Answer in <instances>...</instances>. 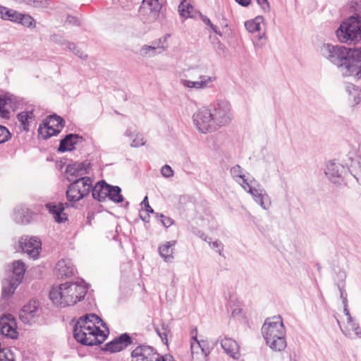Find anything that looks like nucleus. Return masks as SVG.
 Listing matches in <instances>:
<instances>
[{
	"instance_id": "obj_44",
	"label": "nucleus",
	"mask_w": 361,
	"mask_h": 361,
	"mask_svg": "<svg viewBox=\"0 0 361 361\" xmlns=\"http://www.w3.org/2000/svg\"><path fill=\"white\" fill-rule=\"evenodd\" d=\"M68 49L80 59H87V54L82 49L81 47H68Z\"/></svg>"
},
{
	"instance_id": "obj_31",
	"label": "nucleus",
	"mask_w": 361,
	"mask_h": 361,
	"mask_svg": "<svg viewBox=\"0 0 361 361\" xmlns=\"http://www.w3.org/2000/svg\"><path fill=\"white\" fill-rule=\"evenodd\" d=\"M19 285L20 283L11 279L4 282L1 297L4 299L9 298L14 293L15 290Z\"/></svg>"
},
{
	"instance_id": "obj_55",
	"label": "nucleus",
	"mask_w": 361,
	"mask_h": 361,
	"mask_svg": "<svg viewBox=\"0 0 361 361\" xmlns=\"http://www.w3.org/2000/svg\"><path fill=\"white\" fill-rule=\"evenodd\" d=\"M257 2L264 11L269 10V4L267 0H257Z\"/></svg>"
},
{
	"instance_id": "obj_20",
	"label": "nucleus",
	"mask_w": 361,
	"mask_h": 361,
	"mask_svg": "<svg viewBox=\"0 0 361 361\" xmlns=\"http://www.w3.org/2000/svg\"><path fill=\"white\" fill-rule=\"evenodd\" d=\"M39 306L36 301H30L22 308L20 318L23 322L29 323L31 319L38 316Z\"/></svg>"
},
{
	"instance_id": "obj_4",
	"label": "nucleus",
	"mask_w": 361,
	"mask_h": 361,
	"mask_svg": "<svg viewBox=\"0 0 361 361\" xmlns=\"http://www.w3.org/2000/svg\"><path fill=\"white\" fill-rule=\"evenodd\" d=\"M336 36L341 43L358 42L361 39V16L354 14L343 21L336 30Z\"/></svg>"
},
{
	"instance_id": "obj_23",
	"label": "nucleus",
	"mask_w": 361,
	"mask_h": 361,
	"mask_svg": "<svg viewBox=\"0 0 361 361\" xmlns=\"http://www.w3.org/2000/svg\"><path fill=\"white\" fill-rule=\"evenodd\" d=\"M32 219V212L26 207H17L13 214V219L16 224H27Z\"/></svg>"
},
{
	"instance_id": "obj_40",
	"label": "nucleus",
	"mask_w": 361,
	"mask_h": 361,
	"mask_svg": "<svg viewBox=\"0 0 361 361\" xmlns=\"http://www.w3.org/2000/svg\"><path fill=\"white\" fill-rule=\"evenodd\" d=\"M8 99L6 97H0V117L7 118L9 117V111L5 109V106L7 104Z\"/></svg>"
},
{
	"instance_id": "obj_27",
	"label": "nucleus",
	"mask_w": 361,
	"mask_h": 361,
	"mask_svg": "<svg viewBox=\"0 0 361 361\" xmlns=\"http://www.w3.org/2000/svg\"><path fill=\"white\" fill-rule=\"evenodd\" d=\"M348 171L361 185V157L352 159Z\"/></svg>"
},
{
	"instance_id": "obj_8",
	"label": "nucleus",
	"mask_w": 361,
	"mask_h": 361,
	"mask_svg": "<svg viewBox=\"0 0 361 361\" xmlns=\"http://www.w3.org/2000/svg\"><path fill=\"white\" fill-rule=\"evenodd\" d=\"M194 125L201 133L206 134L217 130L210 109L202 107L192 116Z\"/></svg>"
},
{
	"instance_id": "obj_11",
	"label": "nucleus",
	"mask_w": 361,
	"mask_h": 361,
	"mask_svg": "<svg viewBox=\"0 0 361 361\" xmlns=\"http://www.w3.org/2000/svg\"><path fill=\"white\" fill-rule=\"evenodd\" d=\"M347 170L339 163L330 161L325 169V174L334 184L341 185L344 182Z\"/></svg>"
},
{
	"instance_id": "obj_38",
	"label": "nucleus",
	"mask_w": 361,
	"mask_h": 361,
	"mask_svg": "<svg viewBox=\"0 0 361 361\" xmlns=\"http://www.w3.org/2000/svg\"><path fill=\"white\" fill-rule=\"evenodd\" d=\"M29 114H32V111H22L17 116L23 129L25 131L29 130Z\"/></svg>"
},
{
	"instance_id": "obj_2",
	"label": "nucleus",
	"mask_w": 361,
	"mask_h": 361,
	"mask_svg": "<svg viewBox=\"0 0 361 361\" xmlns=\"http://www.w3.org/2000/svg\"><path fill=\"white\" fill-rule=\"evenodd\" d=\"M88 286L81 282H66L53 286L49 291V299L59 307L74 305L82 300L87 293Z\"/></svg>"
},
{
	"instance_id": "obj_33",
	"label": "nucleus",
	"mask_w": 361,
	"mask_h": 361,
	"mask_svg": "<svg viewBox=\"0 0 361 361\" xmlns=\"http://www.w3.org/2000/svg\"><path fill=\"white\" fill-rule=\"evenodd\" d=\"M43 125H51V126L55 128L62 129L64 127L65 121L62 117L54 114L48 116L47 118L43 121Z\"/></svg>"
},
{
	"instance_id": "obj_57",
	"label": "nucleus",
	"mask_w": 361,
	"mask_h": 361,
	"mask_svg": "<svg viewBox=\"0 0 361 361\" xmlns=\"http://www.w3.org/2000/svg\"><path fill=\"white\" fill-rule=\"evenodd\" d=\"M339 290H340V296L342 300L343 305H345V303H348L347 294L345 292V290L341 287H339Z\"/></svg>"
},
{
	"instance_id": "obj_5",
	"label": "nucleus",
	"mask_w": 361,
	"mask_h": 361,
	"mask_svg": "<svg viewBox=\"0 0 361 361\" xmlns=\"http://www.w3.org/2000/svg\"><path fill=\"white\" fill-rule=\"evenodd\" d=\"M71 182L68 186L66 195L68 202H76L87 196L92 190V180L90 177L84 176L73 180L67 177Z\"/></svg>"
},
{
	"instance_id": "obj_54",
	"label": "nucleus",
	"mask_w": 361,
	"mask_h": 361,
	"mask_svg": "<svg viewBox=\"0 0 361 361\" xmlns=\"http://www.w3.org/2000/svg\"><path fill=\"white\" fill-rule=\"evenodd\" d=\"M209 245H212V247L214 249H217V251L219 252V255H221V250L223 249V245L219 241H214L212 243L209 242Z\"/></svg>"
},
{
	"instance_id": "obj_62",
	"label": "nucleus",
	"mask_w": 361,
	"mask_h": 361,
	"mask_svg": "<svg viewBox=\"0 0 361 361\" xmlns=\"http://www.w3.org/2000/svg\"><path fill=\"white\" fill-rule=\"evenodd\" d=\"M140 217L141 218V219L143 221H145L146 223H148L149 221V214H148L147 212L146 215H145V216L140 214Z\"/></svg>"
},
{
	"instance_id": "obj_52",
	"label": "nucleus",
	"mask_w": 361,
	"mask_h": 361,
	"mask_svg": "<svg viewBox=\"0 0 361 361\" xmlns=\"http://www.w3.org/2000/svg\"><path fill=\"white\" fill-rule=\"evenodd\" d=\"M92 322H94V320H90V314H85V315L80 317L76 323H78V324H92Z\"/></svg>"
},
{
	"instance_id": "obj_51",
	"label": "nucleus",
	"mask_w": 361,
	"mask_h": 361,
	"mask_svg": "<svg viewBox=\"0 0 361 361\" xmlns=\"http://www.w3.org/2000/svg\"><path fill=\"white\" fill-rule=\"evenodd\" d=\"M351 330L354 331L355 336L357 338H361V328L360 327L359 324L354 322L350 324Z\"/></svg>"
},
{
	"instance_id": "obj_37",
	"label": "nucleus",
	"mask_w": 361,
	"mask_h": 361,
	"mask_svg": "<svg viewBox=\"0 0 361 361\" xmlns=\"http://www.w3.org/2000/svg\"><path fill=\"white\" fill-rule=\"evenodd\" d=\"M18 20L17 23H19L25 27L28 28H34L35 27L36 23L34 18L27 14L20 13V17L18 18Z\"/></svg>"
},
{
	"instance_id": "obj_35",
	"label": "nucleus",
	"mask_w": 361,
	"mask_h": 361,
	"mask_svg": "<svg viewBox=\"0 0 361 361\" xmlns=\"http://www.w3.org/2000/svg\"><path fill=\"white\" fill-rule=\"evenodd\" d=\"M242 168L239 165H235L231 169V174L233 179L236 182H238L240 185H247V180L245 178V176L242 174Z\"/></svg>"
},
{
	"instance_id": "obj_39",
	"label": "nucleus",
	"mask_w": 361,
	"mask_h": 361,
	"mask_svg": "<svg viewBox=\"0 0 361 361\" xmlns=\"http://www.w3.org/2000/svg\"><path fill=\"white\" fill-rule=\"evenodd\" d=\"M154 216L157 220L160 221L165 228H169L175 223L174 220L171 218L166 216L161 213H154Z\"/></svg>"
},
{
	"instance_id": "obj_49",
	"label": "nucleus",
	"mask_w": 361,
	"mask_h": 361,
	"mask_svg": "<svg viewBox=\"0 0 361 361\" xmlns=\"http://www.w3.org/2000/svg\"><path fill=\"white\" fill-rule=\"evenodd\" d=\"M50 41L51 42L56 44H66L65 39L61 35L56 34L51 35Z\"/></svg>"
},
{
	"instance_id": "obj_13",
	"label": "nucleus",
	"mask_w": 361,
	"mask_h": 361,
	"mask_svg": "<svg viewBox=\"0 0 361 361\" xmlns=\"http://www.w3.org/2000/svg\"><path fill=\"white\" fill-rule=\"evenodd\" d=\"M133 343V338L128 333L121 334L113 341L106 343L104 350L111 353L120 352Z\"/></svg>"
},
{
	"instance_id": "obj_32",
	"label": "nucleus",
	"mask_w": 361,
	"mask_h": 361,
	"mask_svg": "<svg viewBox=\"0 0 361 361\" xmlns=\"http://www.w3.org/2000/svg\"><path fill=\"white\" fill-rule=\"evenodd\" d=\"M347 92L349 93V99L353 102L355 105L361 104V89L353 84L348 85L346 87Z\"/></svg>"
},
{
	"instance_id": "obj_22",
	"label": "nucleus",
	"mask_w": 361,
	"mask_h": 361,
	"mask_svg": "<svg viewBox=\"0 0 361 361\" xmlns=\"http://www.w3.org/2000/svg\"><path fill=\"white\" fill-rule=\"evenodd\" d=\"M176 244V240H171L165 242L160 245L158 248L159 255L164 259V262L171 263L173 262L174 246Z\"/></svg>"
},
{
	"instance_id": "obj_61",
	"label": "nucleus",
	"mask_w": 361,
	"mask_h": 361,
	"mask_svg": "<svg viewBox=\"0 0 361 361\" xmlns=\"http://www.w3.org/2000/svg\"><path fill=\"white\" fill-rule=\"evenodd\" d=\"M171 37L169 34L165 35L163 37L159 39V43H168V39Z\"/></svg>"
},
{
	"instance_id": "obj_50",
	"label": "nucleus",
	"mask_w": 361,
	"mask_h": 361,
	"mask_svg": "<svg viewBox=\"0 0 361 361\" xmlns=\"http://www.w3.org/2000/svg\"><path fill=\"white\" fill-rule=\"evenodd\" d=\"M141 204L144 205L146 212H147L148 214H154L155 212H154V209L150 207V205L149 204L147 196H145L144 197Z\"/></svg>"
},
{
	"instance_id": "obj_53",
	"label": "nucleus",
	"mask_w": 361,
	"mask_h": 361,
	"mask_svg": "<svg viewBox=\"0 0 361 361\" xmlns=\"http://www.w3.org/2000/svg\"><path fill=\"white\" fill-rule=\"evenodd\" d=\"M201 18L206 25H209V27L214 31V32L219 34L216 26L214 25L207 16H201Z\"/></svg>"
},
{
	"instance_id": "obj_24",
	"label": "nucleus",
	"mask_w": 361,
	"mask_h": 361,
	"mask_svg": "<svg viewBox=\"0 0 361 361\" xmlns=\"http://www.w3.org/2000/svg\"><path fill=\"white\" fill-rule=\"evenodd\" d=\"M221 345L224 351L231 357L236 359L239 357V346L237 342L231 338L225 337L221 340Z\"/></svg>"
},
{
	"instance_id": "obj_47",
	"label": "nucleus",
	"mask_w": 361,
	"mask_h": 361,
	"mask_svg": "<svg viewBox=\"0 0 361 361\" xmlns=\"http://www.w3.org/2000/svg\"><path fill=\"white\" fill-rule=\"evenodd\" d=\"M156 332L161 338L162 342L166 343H167V336H168V330L166 328H164V326L161 328V329L157 328Z\"/></svg>"
},
{
	"instance_id": "obj_26",
	"label": "nucleus",
	"mask_w": 361,
	"mask_h": 361,
	"mask_svg": "<svg viewBox=\"0 0 361 361\" xmlns=\"http://www.w3.org/2000/svg\"><path fill=\"white\" fill-rule=\"evenodd\" d=\"M264 21V18L262 16H257L253 20H247L245 23V27L246 30L250 33L258 32L257 37L259 39H262V37L260 34L262 30L261 25Z\"/></svg>"
},
{
	"instance_id": "obj_9",
	"label": "nucleus",
	"mask_w": 361,
	"mask_h": 361,
	"mask_svg": "<svg viewBox=\"0 0 361 361\" xmlns=\"http://www.w3.org/2000/svg\"><path fill=\"white\" fill-rule=\"evenodd\" d=\"M161 8L159 0H142L139 15L145 23H151L157 18Z\"/></svg>"
},
{
	"instance_id": "obj_59",
	"label": "nucleus",
	"mask_w": 361,
	"mask_h": 361,
	"mask_svg": "<svg viewBox=\"0 0 361 361\" xmlns=\"http://www.w3.org/2000/svg\"><path fill=\"white\" fill-rule=\"evenodd\" d=\"M94 334H95V337L99 339H102L103 338L105 339L106 338V335L104 334V332L100 329V331H94Z\"/></svg>"
},
{
	"instance_id": "obj_63",
	"label": "nucleus",
	"mask_w": 361,
	"mask_h": 361,
	"mask_svg": "<svg viewBox=\"0 0 361 361\" xmlns=\"http://www.w3.org/2000/svg\"><path fill=\"white\" fill-rule=\"evenodd\" d=\"M345 315L347 317V322L348 323V324L354 323V322L353 320V317H351L350 312H348V314H346Z\"/></svg>"
},
{
	"instance_id": "obj_60",
	"label": "nucleus",
	"mask_w": 361,
	"mask_h": 361,
	"mask_svg": "<svg viewBox=\"0 0 361 361\" xmlns=\"http://www.w3.org/2000/svg\"><path fill=\"white\" fill-rule=\"evenodd\" d=\"M238 4L242 6H247L250 5L251 0H235Z\"/></svg>"
},
{
	"instance_id": "obj_43",
	"label": "nucleus",
	"mask_w": 361,
	"mask_h": 361,
	"mask_svg": "<svg viewBox=\"0 0 361 361\" xmlns=\"http://www.w3.org/2000/svg\"><path fill=\"white\" fill-rule=\"evenodd\" d=\"M145 144L143 135L141 133H136L135 137L133 139L130 146L133 147H139Z\"/></svg>"
},
{
	"instance_id": "obj_6",
	"label": "nucleus",
	"mask_w": 361,
	"mask_h": 361,
	"mask_svg": "<svg viewBox=\"0 0 361 361\" xmlns=\"http://www.w3.org/2000/svg\"><path fill=\"white\" fill-rule=\"evenodd\" d=\"M94 331H100V329L94 324H78L76 323L73 328V336L78 343L84 345H99L104 341V338H96Z\"/></svg>"
},
{
	"instance_id": "obj_56",
	"label": "nucleus",
	"mask_w": 361,
	"mask_h": 361,
	"mask_svg": "<svg viewBox=\"0 0 361 361\" xmlns=\"http://www.w3.org/2000/svg\"><path fill=\"white\" fill-rule=\"evenodd\" d=\"M156 361H174L173 357L169 354L165 355H160L159 354V357Z\"/></svg>"
},
{
	"instance_id": "obj_1",
	"label": "nucleus",
	"mask_w": 361,
	"mask_h": 361,
	"mask_svg": "<svg viewBox=\"0 0 361 361\" xmlns=\"http://www.w3.org/2000/svg\"><path fill=\"white\" fill-rule=\"evenodd\" d=\"M321 53L344 77L361 78V47H322Z\"/></svg>"
},
{
	"instance_id": "obj_64",
	"label": "nucleus",
	"mask_w": 361,
	"mask_h": 361,
	"mask_svg": "<svg viewBox=\"0 0 361 361\" xmlns=\"http://www.w3.org/2000/svg\"><path fill=\"white\" fill-rule=\"evenodd\" d=\"M345 315L347 317V322L348 323V324L354 323V322L353 320V317H351L350 312H348V314H346Z\"/></svg>"
},
{
	"instance_id": "obj_3",
	"label": "nucleus",
	"mask_w": 361,
	"mask_h": 361,
	"mask_svg": "<svg viewBox=\"0 0 361 361\" xmlns=\"http://www.w3.org/2000/svg\"><path fill=\"white\" fill-rule=\"evenodd\" d=\"M266 343L274 351H281L286 347V330L281 316L267 319L262 327Z\"/></svg>"
},
{
	"instance_id": "obj_15",
	"label": "nucleus",
	"mask_w": 361,
	"mask_h": 361,
	"mask_svg": "<svg viewBox=\"0 0 361 361\" xmlns=\"http://www.w3.org/2000/svg\"><path fill=\"white\" fill-rule=\"evenodd\" d=\"M241 186L245 190L252 195L255 201L259 204L264 209H267L269 207L271 202L264 189L256 188L248 182L247 185L241 184Z\"/></svg>"
},
{
	"instance_id": "obj_14",
	"label": "nucleus",
	"mask_w": 361,
	"mask_h": 361,
	"mask_svg": "<svg viewBox=\"0 0 361 361\" xmlns=\"http://www.w3.org/2000/svg\"><path fill=\"white\" fill-rule=\"evenodd\" d=\"M131 361H156L159 353L152 346L141 345L131 352Z\"/></svg>"
},
{
	"instance_id": "obj_16",
	"label": "nucleus",
	"mask_w": 361,
	"mask_h": 361,
	"mask_svg": "<svg viewBox=\"0 0 361 361\" xmlns=\"http://www.w3.org/2000/svg\"><path fill=\"white\" fill-rule=\"evenodd\" d=\"M83 141L84 138L82 136L78 134H67L62 140H61L59 146L58 147V152H65L72 151L75 149V146L76 145Z\"/></svg>"
},
{
	"instance_id": "obj_58",
	"label": "nucleus",
	"mask_w": 361,
	"mask_h": 361,
	"mask_svg": "<svg viewBox=\"0 0 361 361\" xmlns=\"http://www.w3.org/2000/svg\"><path fill=\"white\" fill-rule=\"evenodd\" d=\"M8 8L0 6V18L5 20Z\"/></svg>"
},
{
	"instance_id": "obj_36",
	"label": "nucleus",
	"mask_w": 361,
	"mask_h": 361,
	"mask_svg": "<svg viewBox=\"0 0 361 361\" xmlns=\"http://www.w3.org/2000/svg\"><path fill=\"white\" fill-rule=\"evenodd\" d=\"M193 7L190 4L187 3L186 0L182 1L178 6V12L180 15L185 18L193 17Z\"/></svg>"
},
{
	"instance_id": "obj_21",
	"label": "nucleus",
	"mask_w": 361,
	"mask_h": 361,
	"mask_svg": "<svg viewBox=\"0 0 361 361\" xmlns=\"http://www.w3.org/2000/svg\"><path fill=\"white\" fill-rule=\"evenodd\" d=\"M109 185L104 180L98 181L94 186L92 185V197L100 202L106 201V193L109 191Z\"/></svg>"
},
{
	"instance_id": "obj_7",
	"label": "nucleus",
	"mask_w": 361,
	"mask_h": 361,
	"mask_svg": "<svg viewBox=\"0 0 361 361\" xmlns=\"http://www.w3.org/2000/svg\"><path fill=\"white\" fill-rule=\"evenodd\" d=\"M212 116L216 128L229 124L232 121L231 106L229 102L225 99L217 100L212 106Z\"/></svg>"
},
{
	"instance_id": "obj_45",
	"label": "nucleus",
	"mask_w": 361,
	"mask_h": 361,
	"mask_svg": "<svg viewBox=\"0 0 361 361\" xmlns=\"http://www.w3.org/2000/svg\"><path fill=\"white\" fill-rule=\"evenodd\" d=\"M197 328H195L194 329H192V330L191 331V333H190V334H191V335H192V338H192V341L193 342H195V344L197 345V347H199V348H201L202 352L203 353H204L205 355H207V353L204 351V342L203 341H199L197 340Z\"/></svg>"
},
{
	"instance_id": "obj_28",
	"label": "nucleus",
	"mask_w": 361,
	"mask_h": 361,
	"mask_svg": "<svg viewBox=\"0 0 361 361\" xmlns=\"http://www.w3.org/2000/svg\"><path fill=\"white\" fill-rule=\"evenodd\" d=\"M49 213L54 215V219L57 223H62L67 219V218H63L61 214L64 210V204L59 203V204H54L49 203L46 205Z\"/></svg>"
},
{
	"instance_id": "obj_46",
	"label": "nucleus",
	"mask_w": 361,
	"mask_h": 361,
	"mask_svg": "<svg viewBox=\"0 0 361 361\" xmlns=\"http://www.w3.org/2000/svg\"><path fill=\"white\" fill-rule=\"evenodd\" d=\"M161 173L166 178H171L173 176V171L171 167L167 164L162 166L161 169Z\"/></svg>"
},
{
	"instance_id": "obj_30",
	"label": "nucleus",
	"mask_w": 361,
	"mask_h": 361,
	"mask_svg": "<svg viewBox=\"0 0 361 361\" xmlns=\"http://www.w3.org/2000/svg\"><path fill=\"white\" fill-rule=\"evenodd\" d=\"M61 129L55 128L51 126V125L44 126L43 123L39 125L38 128L39 135H40L44 139L47 140L51 136L58 135L61 132Z\"/></svg>"
},
{
	"instance_id": "obj_17",
	"label": "nucleus",
	"mask_w": 361,
	"mask_h": 361,
	"mask_svg": "<svg viewBox=\"0 0 361 361\" xmlns=\"http://www.w3.org/2000/svg\"><path fill=\"white\" fill-rule=\"evenodd\" d=\"M90 166V164L89 162H74L67 165L66 173L68 174V177H73L76 179L85 176L88 173Z\"/></svg>"
},
{
	"instance_id": "obj_48",
	"label": "nucleus",
	"mask_w": 361,
	"mask_h": 361,
	"mask_svg": "<svg viewBox=\"0 0 361 361\" xmlns=\"http://www.w3.org/2000/svg\"><path fill=\"white\" fill-rule=\"evenodd\" d=\"M90 314V320H94V322H92V324H94V325H96V324L101 323V325L102 327L107 329V326L106 323H104L102 319L98 317L95 314Z\"/></svg>"
},
{
	"instance_id": "obj_19",
	"label": "nucleus",
	"mask_w": 361,
	"mask_h": 361,
	"mask_svg": "<svg viewBox=\"0 0 361 361\" xmlns=\"http://www.w3.org/2000/svg\"><path fill=\"white\" fill-rule=\"evenodd\" d=\"M75 269L70 260L61 259L55 267V273L58 277L68 278L74 275Z\"/></svg>"
},
{
	"instance_id": "obj_41",
	"label": "nucleus",
	"mask_w": 361,
	"mask_h": 361,
	"mask_svg": "<svg viewBox=\"0 0 361 361\" xmlns=\"http://www.w3.org/2000/svg\"><path fill=\"white\" fill-rule=\"evenodd\" d=\"M11 134L8 128L4 126L0 125V144L4 143L10 140Z\"/></svg>"
},
{
	"instance_id": "obj_42",
	"label": "nucleus",
	"mask_w": 361,
	"mask_h": 361,
	"mask_svg": "<svg viewBox=\"0 0 361 361\" xmlns=\"http://www.w3.org/2000/svg\"><path fill=\"white\" fill-rule=\"evenodd\" d=\"M6 13L7 14L5 18V20H10L13 23H17L19 19L18 18L20 17V13L16 10L8 8Z\"/></svg>"
},
{
	"instance_id": "obj_12",
	"label": "nucleus",
	"mask_w": 361,
	"mask_h": 361,
	"mask_svg": "<svg viewBox=\"0 0 361 361\" xmlns=\"http://www.w3.org/2000/svg\"><path fill=\"white\" fill-rule=\"evenodd\" d=\"M0 334L8 338L16 339L18 333L16 331V321L11 314H5L0 317Z\"/></svg>"
},
{
	"instance_id": "obj_10",
	"label": "nucleus",
	"mask_w": 361,
	"mask_h": 361,
	"mask_svg": "<svg viewBox=\"0 0 361 361\" xmlns=\"http://www.w3.org/2000/svg\"><path fill=\"white\" fill-rule=\"evenodd\" d=\"M19 247L22 252L27 253L30 258L36 259L42 250V242L35 236H23L19 240Z\"/></svg>"
},
{
	"instance_id": "obj_25",
	"label": "nucleus",
	"mask_w": 361,
	"mask_h": 361,
	"mask_svg": "<svg viewBox=\"0 0 361 361\" xmlns=\"http://www.w3.org/2000/svg\"><path fill=\"white\" fill-rule=\"evenodd\" d=\"M25 265L22 260H16L12 263L13 276L9 279L20 283L25 273Z\"/></svg>"
},
{
	"instance_id": "obj_29",
	"label": "nucleus",
	"mask_w": 361,
	"mask_h": 361,
	"mask_svg": "<svg viewBox=\"0 0 361 361\" xmlns=\"http://www.w3.org/2000/svg\"><path fill=\"white\" fill-rule=\"evenodd\" d=\"M108 189H109V191L106 193V200L109 199L115 203L123 202L124 198L121 195V188L119 186L109 184Z\"/></svg>"
},
{
	"instance_id": "obj_34",
	"label": "nucleus",
	"mask_w": 361,
	"mask_h": 361,
	"mask_svg": "<svg viewBox=\"0 0 361 361\" xmlns=\"http://www.w3.org/2000/svg\"><path fill=\"white\" fill-rule=\"evenodd\" d=\"M159 48L161 49V51H159V53L165 51V47H142L140 49L139 51H135V53L140 54L142 57L150 58L154 56L157 54V49Z\"/></svg>"
},
{
	"instance_id": "obj_18",
	"label": "nucleus",
	"mask_w": 361,
	"mask_h": 361,
	"mask_svg": "<svg viewBox=\"0 0 361 361\" xmlns=\"http://www.w3.org/2000/svg\"><path fill=\"white\" fill-rule=\"evenodd\" d=\"M199 79L200 80L198 81L182 79L180 80V84L185 87L200 90L209 87V83L216 80L215 77L208 75H200Z\"/></svg>"
}]
</instances>
